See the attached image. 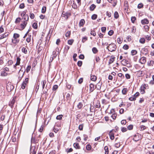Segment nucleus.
I'll return each mask as SVG.
<instances>
[{"instance_id":"obj_40","label":"nucleus","mask_w":154,"mask_h":154,"mask_svg":"<svg viewBox=\"0 0 154 154\" xmlns=\"http://www.w3.org/2000/svg\"><path fill=\"white\" fill-rule=\"evenodd\" d=\"M58 88V86L57 85H54L53 88L52 90L53 91H55Z\"/></svg>"},{"instance_id":"obj_12","label":"nucleus","mask_w":154,"mask_h":154,"mask_svg":"<svg viewBox=\"0 0 154 154\" xmlns=\"http://www.w3.org/2000/svg\"><path fill=\"white\" fill-rule=\"evenodd\" d=\"M115 57L113 56H111V58L109 59V64L110 65L114 61Z\"/></svg>"},{"instance_id":"obj_54","label":"nucleus","mask_w":154,"mask_h":154,"mask_svg":"<svg viewBox=\"0 0 154 154\" xmlns=\"http://www.w3.org/2000/svg\"><path fill=\"white\" fill-rule=\"evenodd\" d=\"M31 66H28L27 67L26 69V72H28L29 71L30 69H31Z\"/></svg>"},{"instance_id":"obj_59","label":"nucleus","mask_w":154,"mask_h":154,"mask_svg":"<svg viewBox=\"0 0 154 154\" xmlns=\"http://www.w3.org/2000/svg\"><path fill=\"white\" fill-rule=\"evenodd\" d=\"M90 34L91 35H92L94 36H95L96 35V33L94 31H91Z\"/></svg>"},{"instance_id":"obj_25","label":"nucleus","mask_w":154,"mask_h":154,"mask_svg":"<svg viewBox=\"0 0 154 154\" xmlns=\"http://www.w3.org/2000/svg\"><path fill=\"white\" fill-rule=\"evenodd\" d=\"M21 51L23 52L25 54H26L27 53V50L25 47H23L22 48Z\"/></svg>"},{"instance_id":"obj_3","label":"nucleus","mask_w":154,"mask_h":154,"mask_svg":"<svg viewBox=\"0 0 154 154\" xmlns=\"http://www.w3.org/2000/svg\"><path fill=\"white\" fill-rule=\"evenodd\" d=\"M6 88L8 92H11L14 88V86L10 84L7 85Z\"/></svg>"},{"instance_id":"obj_23","label":"nucleus","mask_w":154,"mask_h":154,"mask_svg":"<svg viewBox=\"0 0 154 154\" xmlns=\"http://www.w3.org/2000/svg\"><path fill=\"white\" fill-rule=\"evenodd\" d=\"M104 149L105 150V154H108L109 150H108V147L107 146H105Z\"/></svg>"},{"instance_id":"obj_41","label":"nucleus","mask_w":154,"mask_h":154,"mask_svg":"<svg viewBox=\"0 0 154 154\" xmlns=\"http://www.w3.org/2000/svg\"><path fill=\"white\" fill-rule=\"evenodd\" d=\"M73 2V4L72 5V7L74 9H76L77 8V6L74 1Z\"/></svg>"},{"instance_id":"obj_21","label":"nucleus","mask_w":154,"mask_h":154,"mask_svg":"<svg viewBox=\"0 0 154 154\" xmlns=\"http://www.w3.org/2000/svg\"><path fill=\"white\" fill-rule=\"evenodd\" d=\"M19 37L20 35L18 34L15 33L14 34L13 38L15 39H16L17 38H19Z\"/></svg>"},{"instance_id":"obj_19","label":"nucleus","mask_w":154,"mask_h":154,"mask_svg":"<svg viewBox=\"0 0 154 154\" xmlns=\"http://www.w3.org/2000/svg\"><path fill=\"white\" fill-rule=\"evenodd\" d=\"M19 40H18L16 39L14 40L13 39H12V42L14 44H16L18 43L19 42Z\"/></svg>"},{"instance_id":"obj_7","label":"nucleus","mask_w":154,"mask_h":154,"mask_svg":"<svg viewBox=\"0 0 154 154\" xmlns=\"http://www.w3.org/2000/svg\"><path fill=\"white\" fill-rule=\"evenodd\" d=\"M139 62L142 64H144L146 62V58L145 57H142L139 60Z\"/></svg>"},{"instance_id":"obj_32","label":"nucleus","mask_w":154,"mask_h":154,"mask_svg":"<svg viewBox=\"0 0 154 154\" xmlns=\"http://www.w3.org/2000/svg\"><path fill=\"white\" fill-rule=\"evenodd\" d=\"M88 40V38L86 37H84L82 39V42L83 43L85 42L86 41H87Z\"/></svg>"},{"instance_id":"obj_20","label":"nucleus","mask_w":154,"mask_h":154,"mask_svg":"<svg viewBox=\"0 0 154 154\" xmlns=\"http://www.w3.org/2000/svg\"><path fill=\"white\" fill-rule=\"evenodd\" d=\"M91 79L93 81H95L97 79V77L94 75L91 76Z\"/></svg>"},{"instance_id":"obj_28","label":"nucleus","mask_w":154,"mask_h":154,"mask_svg":"<svg viewBox=\"0 0 154 154\" xmlns=\"http://www.w3.org/2000/svg\"><path fill=\"white\" fill-rule=\"evenodd\" d=\"M33 28L35 29H37L38 28L37 24V23H34L32 25Z\"/></svg>"},{"instance_id":"obj_47","label":"nucleus","mask_w":154,"mask_h":154,"mask_svg":"<svg viewBox=\"0 0 154 154\" xmlns=\"http://www.w3.org/2000/svg\"><path fill=\"white\" fill-rule=\"evenodd\" d=\"M21 20V19L20 17L17 18L16 20L15 23H20Z\"/></svg>"},{"instance_id":"obj_49","label":"nucleus","mask_w":154,"mask_h":154,"mask_svg":"<svg viewBox=\"0 0 154 154\" xmlns=\"http://www.w3.org/2000/svg\"><path fill=\"white\" fill-rule=\"evenodd\" d=\"M129 48V46L127 45H125L123 46V48L125 50H127Z\"/></svg>"},{"instance_id":"obj_26","label":"nucleus","mask_w":154,"mask_h":154,"mask_svg":"<svg viewBox=\"0 0 154 154\" xmlns=\"http://www.w3.org/2000/svg\"><path fill=\"white\" fill-rule=\"evenodd\" d=\"M119 14L117 11H115L114 13V17L116 19H117L119 17Z\"/></svg>"},{"instance_id":"obj_18","label":"nucleus","mask_w":154,"mask_h":154,"mask_svg":"<svg viewBox=\"0 0 154 154\" xmlns=\"http://www.w3.org/2000/svg\"><path fill=\"white\" fill-rule=\"evenodd\" d=\"M92 51L94 54H96L98 51L97 49L95 47H94L92 48Z\"/></svg>"},{"instance_id":"obj_36","label":"nucleus","mask_w":154,"mask_h":154,"mask_svg":"<svg viewBox=\"0 0 154 154\" xmlns=\"http://www.w3.org/2000/svg\"><path fill=\"white\" fill-rule=\"evenodd\" d=\"M71 34V32L70 31H67L65 34V35L66 37H69Z\"/></svg>"},{"instance_id":"obj_50","label":"nucleus","mask_w":154,"mask_h":154,"mask_svg":"<svg viewBox=\"0 0 154 154\" xmlns=\"http://www.w3.org/2000/svg\"><path fill=\"white\" fill-rule=\"evenodd\" d=\"M82 62L81 61H79L77 62V65L79 66H81L82 65Z\"/></svg>"},{"instance_id":"obj_63","label":"nucleus","mask_w":154,"mask_h":154,"mask_svg":"<svg viewBox=\"0 0 154 154\" xmlns=\"http://www.w3.org/2000/svg\"><path fill=\"white\" fill-rule=\"evenodd\" d=\"M83 81V78H81L78 81V83L79 84H81L82 82Z\"/></svg>"},{"instance_id":"obj_15","label":"nucleus","mask_w":154,"mask_h":154,"mask_svg":"<svg viewBox=\"0 0 154 154\" xmlns=\"http://www.w3.org/2000/svg\"><path fill=\"white\" fill-rule=\"evenodd\" d=\"M96 7V5L94 4H92L90 7V10L92 11H94Z\"/></svg>"},{"instance_id":"obj_57","label":"nucleus","mask_w":154,"mask_h":154,"mask_svg":"<svg viewBox=\"0 0 154 154\" xmlns=\"http://www.w3.org/2000/svg\"><path fill=\"white\" fill-rule=\"evenodd\" d=\"M133 126L132 125H130L128 126L127 128L129 130H131L133 129Z\"/></svg>"},{"instance_id":"obj_31","label":"nucleus","mask_w":154,"mask_h":154,"mask_svg":"<svg viewBox=\"0 0 154 154\" xmlns=\"http://www.w3.org/2000/svg\"><path fill=\"white\" fill-rule=\"evenodd\" d=\"M118 76L120 77L122 79H124L125 76L122 73H119L118 74Z\"/></svg>"},{"instance_id":"obj_45","label":"nucleus","mask_w":154,"mask_h":154,"mask_svg":"<svg viewBox=\"0 0 154 154\" xmlns=\"http://www.w3.org/2000/svg\"><path fill=\"white\" fill-rule=\"evenodd\" d=\"M131 21L132 23H134L136 20V18L135 17H131Z\"/></svg>"},{"instance_id":"obj_4","label":"nucleus","mask_w":154,"mask_h":154,"mask_svg":"<svg viewBox=\"0 0 154 154\" xmlns=\"http://www.w3.org/2000/svg\"><path fill=\"white\" fill-rule=\"evenodd\" d=\"M22 22V23L20 24V27L21 29L20 30H23L24 29L27 24V22L23 21Z\"/></svg>"},{"instance_id":"obj_11","label":"nucleus","mask_w":154,"mask_h":154,"mask_svg":"<svg viewBox=\"0 0 154 154\" xmlns=\"http://www.w3.org/2000/svg\"><path fill=\"white\" fill-rule=\"evenodd\" d=\"M94 85L93 84L91 83L90 85V92H93L94 90Z\"/></svg>"},{"instance_id":"obj_5","label":"nucleus","mask_w":154,"mask_h":154,"mask_svg":"<svg viewBox=\"0 0 154 154\" xmlns=\"http://www.w3.org/2000/svg\"><path fill=\"white\" fill-rule=\"evenodd\" d=\"M39 139L38 138H35V137H32L31 139V143L35 144L39 141Z\"/></svg>"},{"instance_id":"obj_53","label":"nucleus","mask_w":154,"mask_h":154,"mask_svg":"<svg viewBox=\"0 0 154 154\" xmlns=\"http://www.w3.org/2000/svg\"><path fill=\"white\" fill-rule=\"evenodd\" d=\"M13 63V62L12 60H9L8 61V63L7 64H8V65H12Z\"/></svg>"},{"instance_id":"obj_55","label":"nucleus","mask_w":154,"mask_h":154,"mask_svg":"<svg viewBox=\"0 0 154 154\" xmlns=\"http://www.w3.org/2000/svg\"><path fill=\"white\" fill-rule=\"evenodd\" d=\"M101 84H97V89L99 90L101 88Z\"/></svg>"},{"instance_id":"obj_61","label":"nucleus","mask_w":154,"mask_h":154,"mask_svg":"<svg viewBox=\"0 0 154 154\" xmlns=\"http://www.w3.org/2000/svg\"><path fill=\"white\" fill-rule=\"evenodd\" d=\"M25 7L24 4V3H22L20 5L19 8H20L23 9Z\"/></svg>"},{"instance_id":"obj_30","label":"nucleus","mask_w":154,"mask_h":154,"mask_svg":"<svg viewBox=\"0 0 154 154\" xmlns=\"http://www.w3.org/2000/svg\"><path fill=\"white\" fill-rule=\"evenodd\" d=\"M42 108H38V110L37 112V115L39 114L42 112Z\"/></svg>"},{"instance_id":"obj_39","label":"nucleus","mask_w":154,"mask_h":154,"mask_svg":"<svg viewBox=\"0 0 154 154\" xmlns=\"http://www.w3.org/2000/svg\"><path fill=\"white\" fill-rule=\"evenodd\" d=\"M86 148L87 150H90L91 149V146L90 145L88 144L86 146Z\"/></svg>"},{"instance_id":"obj_56","label":"nucleus","mask_w":154,"mask_h":154,"mask_svg":"<svg viewBox=\"0 0 154 154\" xmlns=\"http://www.w3.org/2000/svg\"><path fill=\"white\" fill-rule=\"evenodd\" d=\"M143 7V4L140 3L138 4L137 6V8L140 9L141 8Z\"/></svg>"},{"instance_id":"obj_48","label":"nucleus","mask_w":154,"mask_h":154,"mask_svg":"<svg viewBox=\"0 0 154 154\" xmlns=\"http://www.w3.org/2000/svg\"><path fill=\"white\" fill-rule=\"evenodd\" d=\"M69 48V47L68 45H66L65 47L64 50L65 51L67 52Z\"/></svg>"},{"instance_id":"obj_51","label":"nucleus","mask_w":154,"mask_h":154,"mask_svg":"<svg viewBox=\"0 0 154 154\" xmlns=\"http://www.w3.org/2000/svg\"><path fill=\"white\" fill-rule=\"evenodd\" d=\"M140 94V93L138 92H136L133 96L134 97H135V98H136L138 97Z\"/></svg>"},{"instance_id":"obj_8","label":"nucleus","mask_w":154,"mask_h":154,"mask_svg":"<svg viewBox=\"0 0 154 154\" xmlns=\"http://www.w3.org/2000/svg\"><path fill=\"white\" fill-rule=\"evenodd\" d=\"M110 138L111 140H113L114 139V134L113 132L112 131H110L109 134Z\"/></svg>"},{"instance_id":"obj_29","label":"nucleus","mask_w":154,"mask_h":154,"mask_svg":"<svg viewBox=\"0 0 154 154\" xmlns=\"http://www.w3.org/2000/svg\"><path fill=\"white\" fill-rule=\"evenodd\" d=\"M145 40L144 38H141L139 40V42L142 44H143L145 42Z\"/></svg>"},{"instance_id":"obj_42","label":"nucleus","mask_w":154,"mask_h":154,"mask_svg":"<svg viewBox=\"0 0 154 154\" xmlns=\"http://www.w3.org/2000/svg\"><path fill=\"white\" fill-rule=\"evenodd\" d=\"M114 33V31L112 30H110L108 32V35L110 36H111Z\"/></svg>"},{"instance_id":"obj_43","label":"nucleus","mask_w":154,"mask_h":154,"mask_svg":"<svg viewBox=\"0 0 154 154\" xmlns=\"http://www.w3.org/2000/svg\"><path fill=\"white\" fill-rule=\"evenodd\" d=\"M30 17L31 19H33L35 17V15L33 13H30Z\"/></svg>"},{"instance_id":"obj_6","label":"nucleus","mask_w":154,"mask_h":154,"mask_svg":"<svg viewBox=\"0 0 154 154\" xmlns=\"http://www.w3.org/2000/svg\"><path fill=\"white\" fill-rule=\"evenodd\" d=\"M22 19H23V22H27V21L29 20V16L28 14H24L23 16L22 17Z\"/></svg>"},{"instance_id":"obj_52","label":"nucleus","mask_w":154,"mask_h":154,"mask_svg":"<svg viewBox=\"0 0 154 154\" xmlns=\"http://www.w3.org/2000/svg\"><path fill=\"white\" fill-rule=\"evenodd\" d=\"M101 29L102 32H105L106 31V28L105 27H103L101 28Z\"/></svg>"},{"instance_id":"obj_2","label":"nucleus","mask_w":154,"mask_h":154,"mask_svg":"<svg viewBox=\"0 0 154 154\" xmlns=\"http://www.w3.org/2000/svg\"><path fill=\"white\" fill-rule=\"evenodd\" d=\"M16 98L14 97L9 103V106H17V103L16 100Z\"/></svg>"},{"instance_id":"obj_44","label":"nucleus","mask_w":154,"mask_h":154,"mask_svg":"<svg viewBox=\"0 0 154 154\" xmlns=\"http://www.w3.org/2000/svg\"><path fill=\"white\" fill-rule=\"evenodd\" d=\"M46 81L45 80H44L43 81H42V88L43 89L44 88H45V85L46 83Z\"/></svg>"},{"instance_id":"obj_13","label":"nucleus","mask_w":154,"mask_h":154,"mask_svg":"<svg viewBox=\"0 0 154 154\" xmlns=\"http://www.w3.org/2000/svg\"><path fill=\"white\" fill-rule=\"evenodd\" d=\"M62 14L64 16H66V18L67 19L70 16L71 14L68 12H64L62 13Z\"/></svg>"},{"instance_id":"obj_24","label":"nucleus","mask_w":154,"mask_h":154,"mask_svg":"<svg viewBox=\"0 0 154 154\" xmlns=\"http://www.w3.org/2000/svg\"><path fill=\"white\" fill-rule=\"evenodd\" d=\"M131 53L132 55L133 56H134V55H136L137 54V51L136 50H133L131 51Z\"/></svg>"},{"instance_id":"obj_1","label":"nucleus","mask_w":154,"mask_h":154,"mask_svg":"<svg viewBox=\"0 0 154 154\" xmlns=\"http://www.w3.org/2000/svg\"><path fill=\"white\" fill-rule=\"evenodd\" d=\"M116 45L113 43L110 44L108 46L106 47V49L109 51L112 52L115 51L116 49Z\"/></svg>"},{"instance_id":"obj_34","label":"nucleus","mask_w":154,"mask_h":154,"mask_svg":"<svg viewBox=\"0 0 154 154\" xmlns=\"http://www.w3.org/2000/svg\"><path fill=\"white\" fill-rule=\"evenodd\" d=\"M97 17V15L96 14H93L91 16V19L93 20H95Z\"/></svg>"},{"instance_id":"obj_62","label":"nucleus","mask_w":154,"mask_h":154,"mask_svg":"<svg viewBox=\"0 0 154 154\" xmlns=\"http://www.w3.org/2000/svg\"><path fill=\"white\" fill-rule=\"evenodd\" d=\"M44 126L42 125L40 128L39 131L41 132H42L43 130Z\"/></svg>"},{"instance_id":"obj_16","label":"nucleus","mask_w":154,"mask_h":154,"mask_svg":"<svg viewBox=\"0 0 154 154\" xmlns=\"http://www.w3.org/2000/svg\"><path fill=\"white\" fill-rule=\"evenodd\" d=\"M73 146L76 149H80V147L78 143H74L73 144Z\"/></svg>"},{"instance_id":"obj_46","label":"nucleus","mask_w":154,"mask_h":154,"mask_svg":"<svg viewBox=\"0 0 154 154\" xmlns=\"http://www.w3.org/2000/svg\"><path fill=\"white\" fill-rule=\"evenodd\" d=\"M7 74H8L5 72H3L1 73V75L2 76H6L7 75Z\"/></svg>"},{"instance_id":"obj_58","label":"nucleus","mask_w":154,"mask_h":154,"mask_svg":"<svg viewBox=\"0 0 154 154\" xmlns=\"http://www.w3.org/2000/svg\"><path fill=\"white\" fill-rule=\"evenodd\" d=\"M125 77L126 78L128 79H130L131 77V76H130V75L129 74H128V73L126 74L125 75Z\"/></svg>"},{"instance_id":"obj_37","label":"nucleus","mask_w":154,"mask_h":154,"mask_svg":"<svg viewBox=\"0 0 154 154\" xmlns=\"http://www.w3.org/2000/svg\"><path fill=\"white\" fill-rule=\"evenodd\" d=\"M73 42L74 40L73 39L69 40L68 41V43L70 45H72Z\"/></svg>"},{"instance_id":"obj_17","label":"nucleus","mask_w":154,"mask_h":154,"mask_svg":"<svg viewBox=\"0 0 154 154\" xmlns=\"http://www.w3.org/2000/svg\"><path fill=\"white\" fill-rule=\"evenodd\" d=\"M128 91L127 89L126 88H125L122 91V94L124 95H125L126 94Z\"/></svg>"},{"instance_id":"obj_27","label":"nucleus","mask_w":154,"mask_h":154,"mask_svg":"<svg viewBox=\"0 0 154 154\" xmlns=\"http://www.w3.org/2000/svg\"><path fill=\"white\" fill-rule=\"evenodd\" d=\"M63 117V115H60L57 116L56 117V119L57 120H60L62 119V118Z\"/></svg>"},{"instance_id":"obj_60","label":"nucleus","mask_w":154,"mask_h":154,"mask_svg":"<svg viewBox=\"0 0 154 154\" xmlns=\"http://www.w3.org/2000/svg\"><path fill=\"white\" fill-rule=\"evenodd\" d=\"M148 64L150 66H153V64H154V62L152 60L150 61L149 63H148Z\"/></svg>"},{"instance_id":"obj_33","label":"nucleus","mask_w":154,"mask_h":154,"mask_svg":"<svg viewBox=\"0 0 154 154\" xmlns=\"http://www.w3.org/2000/svg\"><path fill=\"white\" fill-rule=\"evenodd\" d=\"M46 8L45 7H43L42 10V13H45L46 11Z\"/></svg>"},{"instance_id":"obj_38","label":"nucleus","mask_w":154,"mask_h":154,"mask_svg":"<svg viewBox=\"0 0 154 154\" xmlns=\"http://www.w3.org/2000/svg\"><path fill=\"white\" fill-rule=\"evenodd\" d=\"M140 131H143V130L146 129V127L145 126L143 125L140 126Z\"/></svg>"},{"instance_id":"obj_35","label":"nucleus","mask_w":154,"mask_h":154,"mask_svg":"<svg viewBox=\"0 0 154 154\" xmlns=\"http://www.w3.org/2000/svg\"><path fill=\"white\" fill-rule=\"evenodd\" d=\"M117 116V114L116 113H114L111 116V117L113 119H116Z\"/></svg>"},{"instance_id":"obj_10","label":"nucleus","mask_w":154,"mask_h":154,"mask_svg":"<svg viewBox=\"0 0 154 154\" xmlns=\"http://www.w3.org/2000/svg\"><path fill=\"white\" fill-rule=\"evenodd\" d=\"M124 6L125 7V10H128L129 7V5L128 2L127 1H125L124 2Z\"/></svg>"},{"instance_id":"obj_22","label":"nucleus","mask_w":154,"mask_h":154,"mask_svg":"<svg viewBox=\"0 0 154 154\" xmlns=\"http://www.w3.org/2000/svg\"><path fill=\"white\" fill-rule=\"evenodd\" d=\"M149 27L147 25H146L144 26V28L146 32H148L149 30Z\"/></svg>"},{"instance_id":"obj_9","label":"nucleus","mask_w":154,"mask_h":154,"mask_svg":"<svg viewBox=\"0 0 154 154\" xmlns=\"http://www.w3.org/2000/svg\"><path fill=\"white\" fill-rule=\"evenodd\" d=\"M141 23L143 25L145 24H148L149 23V21L147 19H144L143 20H142L141 21Z\"/></svg>"},{"instance_id":"obj_14","label":"nucleus","mask_w":154,"mask_h":154,"mask_svg":"<svg viewBox=\"0 0 154 154\" xmlns=\"http://www.w3.org/2000/svg\"><path fill=\"white\" fill-rule=\"evenodd\" d=\"M85 23V21L84 19H82L81 20L79 23V25L80 26H82Z\"/></svg>"},{"instance_id":"obj_64","label":"nucleus","mask_w":154,"mask_h":154,"mask_svg":"<svg viewBox=\"0 0 154 154\" xmlns=\"http://www.w3.org/2000/svg\"><path fill=\"white\" fill-rule=\"evenodd\" d=\"M120 146V143H116L115 144V146L117 148L119 147Z\"/></svg>"}]
</instances>
